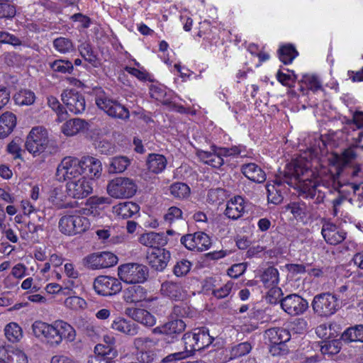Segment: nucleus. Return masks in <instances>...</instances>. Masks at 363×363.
<instances>
[{"mask_svg": "<svg viewBox=\"0 0 363 363\" xmlns=\"http://www.w3.org/2000/svg\"><path fill=\"white\" fill-rule=\"evenodd\" d=\"M95 103L97 107L113 118L128 120L130 117L128 109L116 99L111 98L101 89L96 91Z\"/></svg>", "mask_w": 363, "mask_h": 363, "instance_id": "obj_3", "label": "nucleus"}, {"mask_svg": "<svg viewBox=\"0 0 363 363\" xmlns=\"http://www.w3.org/2000/svg\"><path fill=\"white\" fill-rule=\"evenodd\" d=\"M48 143L47 130L43 127L38 126L33 128L30 131L25 146L30 153L37 155L45 151Z\"/></svg>", "mask_w": 363, "mask_h": 363, "instance_id": "obj_9", "label": "nucleus"}, {"mask_svg": "<svg viewBox=\"0 0 363 363\" xmlns=\"http://www.w3.org/2000/svg\"><path fill=\"white\" fill-rule=\"evenodd\" d=\"M118 257L111 252H95L83 259L84 265L88 269L96 270L108 268L118 263Z\"/></svg>", "mask_w": 363, "mask_h": 363, "instance_id": "obj_10", "label": "nucleus"}, {"mask_svg": "<svg viewBox=\"0 0 363 363\" xmlns=\"http://www.w3.org/2000/svg\"><path fill=\"white\" fill-rule=\"evenodd\" d=\"M94 289L101 296H113L119 293L122 289V284L118 279L109 276H99L94 279Z\"/></svg>", "mask_w": 363, "mask_h": 363, "instance_id": "obj_13", "label": "nucleus"}, {"mask_svg": "<svg viewBox=\"0 0 363 363\" xmlns=\"http://www.w3.org/2000/svg\"><path fill=\"white\" fill-rule=\"evenodd\" d=\"M133 318L135 321L149 327L154 325L156 323V319L153 315L141 308H136L133 311Z\"/></svg>", "mask_w": 363, "mask_h": 363, "instance_id": "obj_40", "label": "nucleus"}, {"mask_svg": "<svg viewBox=\"0 0 363 363\" xmlns=\"http://www.w3.org/2000/svg\"><path fill=\"white\" fill-rule=\"evenodd\" d=\"M302 82L313 91H317L322 89V84L318 77L313 74H304L302 78Z\"/></svg>", "mask_w": 363, "mask_h": 363, "instance_id": "obj_58", "label": "nucleus"}, {"mask_svg": "<svg viewBox=\"0 0 363 363\" xmlns=\"http://www.w3.org/2000/svg\"><path fill=\"white\" fill-rule=\"evenodd\" d=\"M65 306L74 311L83 310L86 308V302L79 296H73L65 299Z\"/></svg>", "mask_w": 363, "mask_h": 363, "instance_id": "obj_56", "label": "nucleus"}, {"mask_svg": "<svg viewBox=\"0 0 363 363\" xmlns=\"http://www.w3.org/2000/svg\"><path fill=\"white\" fill-rule=\"evenodd\" d=\"M133 344L136 349L140 352L151 350L150 349L154 347L157 342L148 337H140L134 340Z\"/></svg>", "mask_w": 363, "mask_h": 363, "instance_id": "obj_57", "label": "nucleus"}, {"mask_svg": "<svg viewBox=\"0 0 363 363\" xmlns=\"http://www.w3.org/2000/svg\"><path fill=\"white\" fill-rule=\"evenodd\" d=\"M81 159L82 174H86L91 179L100 177L102 172V164L99 159L90 156H84Z\"/></svg>", "mask_w": 363, "mask_h": 363, "instance_id": "obj_25", "label": "nucleus"}, {"mask_svg": "<svg viewBox=\"0 0 363 363\" xmlns=\"http://www.w3.org/2000/svg\"><path fill=\"white\" fill-rule=\"evenodd\" d=\"M87 123L80 118H73L65 123L62 126V132L67 136H73L84 130Z\"/></svg>", "mask_w": 363, "mask_h": 363, "instance_id": "obj_33", "label": "nucleus"}, {"mask_svg": "<svg viewBox=\"0 0 363 363\" xmlns=\"http://www.w3.org/2000/svg\"><path fill=\"white\" fill-rule=\"evenodd\" d=\"M62 100L68 111L73 114H80L85 111L84 96L74 89H67L62 93Z\"/></svg>", "mask_w": 363, "mask_h": 363, "instance_id": "obj_15", "label": "nucleus"}, {"mask_svg": "<svg viewBox=\"0 0 363 363\" xmlns=\"http://www.w3.org/2000/svg\"><path fill=\"white\" fill-rule=\"evenodd\" d=\"M49 67L54 72L61 74H72L74 70L73 64L68 60H55L49 62Z\"/></svg>", "mask_w": 363, "mask_h": 363, "instance_id": "obj_43", "label": "nucleus"}, {"mask_svg": "<svg viewBox=\"0 0 363 363\" xmlns=\"http://www.w3.org/2000/svg\"><path fill=\"white\" fill-rule=\"evenodd\" d=\"M13 99L15 103L20 106H29L34 103L35 95L33 91L28 89H23L17 92Z\"/></svg>", "mask_w": 363, "mask_h": 363, "instance_id": "obj_46", "label": "nucleus"}, {"mask_svg": "<svg viewBox=\"0 0 363 363\" xmlns=\"http://www.w3.org/2000/svg\"><path fill=\"white\" fill-rule=\"evenodd\" d=\"M0 43L13 46H19L22 43L18 37L5 31H0Z\"/></svg>", "mask_w": 363, "mask_h": 363, "instance_id": "obj_62", "label": "nucleus"}, {"mask_svg": "<svg viewBox=\"0 0 363 363\" xmlns=\"http://www.w3.org/2000/svg\"><path fill=\"white\" fill-rule=\"evenodd\" d=\"M345 342H363V325H358L347 328L341 335Z\"/></svg>", "mask_w": 363, "mask_h": 363, "instance_id": "obj_39", "label": "nucleus"}, {"mask_svg": "<svg viewBox=\"0 0 363 363\" xmlns=\"http://www.w3.org/2000/svg\"><path fill=\"white\" fill-rule=\"evenodd\" d=\"M53 48L61 54L70 53L75 50L74 44L68 38L59 37L55 38L52 43Z\"/></svg>", "mask_w": 363, "mask_h": 363, "instance_id": "obj_41", "label": "nucleus"}, {"mask_svg": "<svg viewBox=\"0 0 363 363\" xmlns=\"http://www.w3.org/2000/svg\"><path fill=\"white\" fill-rule=\"evenodd\" d=\"M137 191V185L128 177H117L111 180L107 185V192L114 199H129Z\"/></svg>", "mask_w": 363, "mask_h": 363, "instance_id": "obj_7", "label": "nucleus"}, {"mask_svg": "<svg viewBox=\"0 0 363 363\" xmlns=\"http://www.w3.org/2000/svg\"><path fill=\"white\" fill-rule=\"evenodd\" d=\"M281 308L289 315L303 314L308 308V301L296 294H291L279 301Z\"/></svg>", "mask_w": 363, "mask_h": 363, "instance_id": "obj_12", "label": "nucleus"}, {"mask_svg": "<svg viewBox=\"0 0 363 363\" xmlns=\"http://www.w3.org/2000/svg\"><path fill=\"white\" fill-rule=\"evenodd\" d=\"M194 333L196 337L195 342L198 351L208 347L214 340V338L210 335L208 329L204 327L195 328Z\"/></svg>", "mask_w": 363, "mask_h": 363, "instance_id": "obj_35", "label": "nucleus"}, {"mask_svg": "<svg viewBox=\"0 0 363 363\" xmlns=\"http://www.w3.org/2000/svg\"><path fill=\"white\" fill-rule=\"evenodd\" d=\"M160 290L164 296L175 301L182 300L186 296L182 285L178 283L165 281L162 284Z\"/></svg>", "mask_w": 363, "mask_h": 363, "instance_id": "obj_29", "label": "nucleus"}, {"mask_svg": "<svg viewBox=\"0 0 363 363\" xmlns=\"http://www.w3.org/2000/svg\"><path fill=\"white\" fill-rule=\"evenodd\" d=\"M92 190L91 182L84 176L68 181L66 184L67 194L73 199H84L91 194Z\"/></svg>", "mask_w": 363, "mask_h": 363, "instance_id": "obj_14", "label": "nucleus"}, {"mask_svg": "<svg viewBox=\"0 0 363 363\" xmlns=\"http://www.w3.org/2000/svg\"><path fill=\"white\" fill-rule=\"evenodd\" d=\"M340 342L333 340L321 346L320 351L323 354L333 355L337 354L340 351Z\"/></svg>", "mask_w": 363, "mask_h": 363, "instance_id": "obj_63", "label": "nucleus"}, {"mask_svg": "<svg viewBox=\"0 0 363 363\" xmlns=\"http://www.w3.org/2000/svg\"><path fill=\"white\" fill-rule=\"evenodd\" d=\"M184 345V351L170 354L163 359L164 362L177 361L194 354L195 351H198L196 347V337L194 330L186 333L182 337Z\"/></svg>", "mask_w": 363, "mask_h": 363, "instance_id": "obj_17", "label": "nucleus"}, {"mask_svg": "<svg viewBox=\"0 0 363 363\" xmlns=\"http://www.w3.org/2000/svg\"><path fill=\"white\" fill-rule=\"evenodd\" d=\"M185 328L186 324L182 319H176L165 323L161 327L156 328L155 330H157L160 333L172 335L182 333Z\"/></svg>", "mask_w": 363, "mask_h": 363, "instance_id": "obj_36", "label": "nucleus"}, {"mask_svg": "<svg viewBox=\"0 0 363 363\" xmlns=\"http://www.w3.org/2000/svg\"><path fill=\"white\" fill-rule=\"evenodd\" d=\"M265 339L270 344L286 343L291 339L290 332L283 328H272L265 331Z\"/></svg>", "mask_w": 363, "mask_h": 363, "instance_id": "obj_28", "label": "nucleus"}, {"mask_svg": "<svg viewBox=\"0 0 363 363\" xmlns=\"http://www.w3.org/2000/svg\"><path fill=\"white\" fill-rule=\"evenodd\" d=\"M90 225L89 218L78 213L63 216L58 223L60 231L69 236L82 233L87 230Z\"/></svg>", "mask_w": 363, "mask_h": 363, "instance_id": "obj_4", "label": "nucleus"}, {"mask_svg": "<svg viewBox=\"0 0 363 363\" xmlns=\"http://www.w3.org/2000/svg\"><path fill=\"white\" fill-rule=\"evenodd\" d=\"M111 328L116 331L129 336H134L138 333V325L123 317H116L113 320Z\"/></svg>", "mask_w": 363, "mask_h": 363, "instance_id": "obj_26", "label": "nucleus"}, {"mask_svg": "<svg viewBox=\"0 0 363 363\" xmlns=\"http://www.w3.org/2000/svg\"><path fill=\"white\" fill-rule=\"evenodd\" d=\"M150 95L152 99L163 104H168L170 103V99L167 97V91L164 87L152 85L150 87Z\"/></svg>", "mask_w": 363, "mask_h": 363, "instance_id": "obj_53", "label": "nucleus"}, {"mask_svg": "<svg viewBox=\"0 0 363 363\" xmlns=\"http://www.w3.org/2000/svg\"><path fill=\"white\" fill-rule=\"evenodd\" d=\"M34 335L52 347L60 345L62 340L73 342L76 337L74 328L62 320H57L51 324L36 320L32 325Z\"/></svg>", "mask_w": 363, "mask_h": 363, "instance_id": "obj_2", "label": "nucleus"}, {"mask_svg": "<svg viewBox=\"0 0 363 363\" xmlns=\"http://www.w3.org/2000/svg\"><path fill=\"white\" fill-rule=\"evenodd\" d=\"M262 281L266 287L276 286L279 283V272L274 267L267 268L262 276Z\"/></svg>", "mask_w": 363, "mask_h": 363, "instance_id": "obj_50", "label": "nucleus"}, {"mask_svg": "<svg viewBox=\"0 0 363 363\" xmlns=\"http://www.w3.org/2000/svg\"><path fill=\"white\" fill-rule=\"evenodd\" d=\"M78 50L81 56L88 62L91 64L94 67H97L99 64L96 55L94 53L91 45L89 43H82Z\"/></svg>", "mask_w": 363, "mask_h": 363, "instance_id": "obj_45", "label": "nucleus"}, {"mask_svg": "<svg viewBox=\"0 0 363 363\" xmlns=\"http://www.w3.org/2000/svg\"><path fill=\"white\" fill-rule=\"evenodd\" d=\"M118 275L120 280L127 284H142L145 282L149 277L147 267L137 264L128 263L118 268Z\"/></svg>", "mask_w": 363, "mask_h": 363, "instance_id": "obj_5", "label": "nucleus"}, {"mask_svg": "<svg viewBox=\"0 0 363 363\" xmlns=\"http://www.w3.org/2000/svg\"><path fill=\"white\" fill-rule=\"evenodd\" d=\"M241 172L245 177L254 182L262 183L266 180L265 172L255 163L251 162L242 164Z\"/></svg>", "mask_w": 363, "mask_h": 363, "instance_id": "obj_27", "label": "nucleus"}, {"mask_svg": "<svg viewBox=\"0 0 363 363\" xmlns=\"http://www.w3.org/2000/svg\"><path fill=\"white\" fill-rule=\"evenodd\" d=\"M130 164V160L125 156L114 157L111 159L109 172L117 174L123 172Z\"/></svg>", "mask_w": 363, "mask_h": 363, "instance_id": "obj_44", "label": "nucleus"}, {"mask_svg": "<svg viewBox=\"0 0 363 363\" xmlns=\"http://www.w3.org/2000/svg\"><path fill=\"white\" fill-rule=\"evenodd\" d=\"M163 218L167 223L172 224L182 218V211L177 206H172L167 209Z\"/></svg>", "mask_w": 363, "mask_h": 363, "instance_id": "obj_59", "label": "nucleus"}, {"mask_svg": "<svg viewBox=\"0 0 363 363\" xmlns=\"http://www.w3.org/2000/svg\"><path fill=\"white\" fill-rule=\"evenodd\" d=\"M191 263L186 259H182L177 262L174 267V274L177 277L186 275L191 269Z\"/></svg>", "mask_w": 363, "mask_h": 363, "instance_id": "obj_61", "label": "nucleus"}, {"mask_svg": "<svg viewBox=\"0 0 363 363\" xmlns=\"http://www.w3.org/2000/svg\"><path fill=\"white\" fill-rule=\"evenodd\" d=\"M147 169L154 174H160L166 168L167 161L166 157L160 154H150L147 161Z\"/></svg>", "mask_w": 363, "mask_h": 363, "instance_id": "obj_32", "label": "nucleus"}, {"mask_svg": "<svg viewBox=\"0 0 363 363\" xmlns=\"http://www.w3.org/2000/svg\"><path fill=\"white\" fill-rule=\"evenodd\" d=\"M4 333L8 340L11 342H16L23 337L22 329L16 323L7 324L4 328Z\"/></svg>", "mask_w": 363, "mask_h": 363, "instance_id": "obj_48", "label": "nucleus"}, {"mask_svg": "<svg viewBox=\"0 0 363 363\" xmlns=\"http://www.w3.org/2000/svg\"><path fill=\"white\" fill-rule=\"evenodd\" d=\"M220 155L225 159V164L230 162V158L237 157L238 156L244 157L246 155V147L244 145H233L230 147H218Z\"/></svg>", "mask_w": 363, "mask_h": 363, "instance_id": "obj_38", "label": "nucleus"}, {"mask_svg": "<svg viewBox=\"0 0 363 363\" xmlns=\"http://www.w3.org/2000/svg\"><path fill=\"white\" fill-rule=\"evenodd\" d=\"M0 357L6 363H28V357L22 350L9 345L0 347Z\"/></svg>", "mask_w": 363, "mask_h": 363, "instance_id": "obj_24", "label": "nucleus"}, {"mask_svg": "<svg viewBox=\"0 0 363 363\" xmlns=\"http://www.w3.org/2000/svg\"><path fill=\"white\" fill-rule=\"evenodd\" d=\"M49 201L57 208H67L70 206L66 201V196L60 189H55L50 192Z\"/></svg>", "mask_w": 363, "mask_h": 363, "instance_id": "obj_42", "label": "nucleus"}, {"mask_svg": "<svg viewBox=\"0 0 363 363\" xmlns=\"http://www.w3.org/2000/svg\"><path fill=\"white\" fill-rule=\"evenodd\" d=\"M297 55L298 52L291 45L281 46L279 50V60L285 65L291 64Z\"/></svg>", "mask_w": 363, "mask_h": 363, "instance_id": "obj_47", "label": "nucleus"}, {"mask_svg": "<svg viewBox=\"0 0 363 363\" xmlns=\"http://www.w3.org/2000/svg\"><path fill=\"white\" fill-rule=\"evenodd\" d=\"M180 241L186 249L198 252L208 250L212 244L211 238L201 231L183 235Z\"/></svg>", "mask_w": 363, "mask_h": 363, "instance_id": "obj_11", "label": "nucleus"}, {"mask_svg": "<svg viewBox=\"0 0 363 363\" xmlns=\"http://www.w3.org/2000/svg\"><path fill=\"white\" fill-rule=\"evenodd\" d=\"M321 234L325 242L330 245H337L346 238V233L331 223H326L323 225Z\"/></svg>", "mask_w": 363, "mask_h": 363, "instance_id": "obj_21", "label": "nucleus"}, {"mask_svg": "<svg viewBox=\"0 0 363 363\" xmlns=\"http://www.w3.org/2000/svg\"><path fill=\"white\" fill-rule=\"evenodd\" d=\"M82 159L74 157H65L58 164L56 177L59 182H68L82 177Z\"/></svg>", "mask_w": 363, "mask_h": 363, "instance_id": "obj_8", "label": "nucleus"}, {"mask_svg": "<svg viewBox=\"0 0 363 363\" xmlns=\"http://www.w3.org/2000/svg\"><path fill=\"white\" fill-rule=\"evenodd\" d=\"M124 69L140 82H152L153 77L144 67L140 69L126 66Z\"/></svg>", "mask_w": 363, "mask_h": 363, "instance_id": "obj_51", "label": "nucleus"}, {"mask_svg": "<svg viewBox=\"0 0 363 363\" xmlns=\"http://www.w3.org/2000/svg\"><path fill=\"white\" fill-rule=\"evenodd\" d=\"M139 242L143 245L150 247L151 249L160 248L159 245H162L165 243L163 235L155 232H150L141 235L139 238Z\"/></svg>", "mask_w": 363, "mask_h": 363, "instance_id": "obj_34", "label": "nucleus"}, {"mask_svg": "<svg viewBox=\"0 0 363 363\" xmlns=\"http://www.w3.org/2000/svg\"><path fill=\"white\" fill-rule=\"evenodd\" d=\"M170 194L177 199H184L190 194L189 186L182 182H175L170 186Z\"/></svg>", "mask_w": 363, "mask_h": 363, "instance_id": "obj_52", "label": "nucleus"}, {"mask_svg": "<svg viewBox=\"0 0 363 363\" xmlns=\"http://www.w3.org/2000/svg\"><path fill=\"white\" fill-rule=\"evenodd\" d=\"M16 125V117L11 112H5L0 116V138L10 135Z\"/></svg>", "mask_w": 363, "mask_h": 363, "instance_id": "obj_30", "label": "nucleus"}, {"mask_svg": "<svg viewBox=\"0 0 363 363\" xmlns=\"http://www.w3.org/2000/svg\"><path fill=\"white\" fill-rule=\"evenodd\" d=\"M252 350V345L248 342H241L233 346L230 350V359H237L248 354Z\"/></svg>", "mask_w": 363, "mask_h": 363, "instance_id": "obj_54", "label": "nucleus"}, {"mask_svg": "<svg viewBox=\"0 0 363 363\" xmlns=\"http://www.w3.org/2000/svg\"><path fill=\"white\" fill-rule=\"evenodd\" d=\"M170 252L164 248H153L147 252L148 264L155 270L162 272L170 259Z\"/></svg>", "mask_w": 363, "mask_h": 363, "instance_id": "obj_18", "label": "nucleus"}, {"mask_svg": "<svg viewBox=\"0 0 363 363\" xmlns=\"http://www.w3.org/2000/svg\"><path fill=\"white\" fill-rule=\"evenodd\" d=\"M246 202L240 196H235L227 201L225 215L231 220L241 218L246 210Z\"/></svg>", "mask_w": 363, "mask_h": 363, "instance_id": "obj_20", "label": "nucleus"}, {"mask_svg": "<svg viewBox=\"0 0 363 363\" xmlns=\"http://www.w3.org/2000/svg\"><path fill=\"white\" fill-rule=\"evenodd\" d=\"M123 299L127 303H138L143 301H151L154 298L147 297V292L144 287L133 284L123 291Z\"/></svg>", "mask_w": 363, "mask_h": 363, "instance_id": "obj_23", "label": "nucleus"}, {"mask_svg": "<svg viewBox=\"0 0 363 363\" xmlns=\"http://www.w3.org/2000/svg\"><path fill=\"white\" fill-rule=\"evenodd\" d=\"M113 213L122 218H128L140 211L139 206L131 201L120 203L113 206Z\"/></svg>", "mask_w": 363, "mask_h": 363, "instance_id": "obj_31", "label": "nucleus"}, {"mask_svg": "<svg viewBox=\"0 0 363 363\" xmlns=\"http://www.w3.org/2000/svg\"><path fill=\"white\" fill-rule=\"evenodd\" d=\"M350 125L352 128L355 126L358 129V131L354 133L353 135L354 145L363 149V145H361V142L363 139V130H359L363 128V112L357 111L353 114L352 121Z\"/></svg>", "mask_w": 363, "mask_h": 363, "instance_id": "obj_37", "label": "nucleus"}, {"mask_svg": "<svg viewBox=\"0 0 363 363\" xmlns=\"http://www.w3.org/2000/svg\"><path fill=\"white\" fill-rule=\"evenodd\" d=\"M346 191L345 194H347V195H350L352 194V197L349 199V201L352 203L353 201H359V207H360L363 204V189H360L359 185H357L354 183H348L345 184Z\"/></svg>", "mask_w": 363, "mask_h": 363, "instance_id": "obj_49", "label": "nucleus"}, {"mask_svg": "<svg viewBox=\"0 0 363 363\" xmlns=\"http://www.w3.org/2000/svg\"><path fill=\"white\" fill-rule=\"evenodd\" d=\"M47 100L49 107L55 111L58 116L57 121L58 122H62L66 116V111H65L64 107L61 105L58 99L55 96H50L47 98Z\"/></svg>", "mask_w": 363, "mask_h": 363, "instance_id": "obj_55", "label": "nucleus"}, {"mask_svg": "<svg viewBox=\"0 0 363 363\" xmlns=\"http://www.w3.org/2000/svg\"><path fill=\"white\" fill-rule=\"evenodd\" d=\"M299 160H303L304 163H307L309 165L310 169L312 171L313 174L311 177H310L309 181H313V182H315L317 184V186L318 189H320L321 186H324L328 189H334L335 190H337L339 194H345L346 191L345 189V184L342 185L339 182L336 181L335 176L332 173H327L323 176H320L319 177H316L315 176L314 172L311 168V163L306 160L303 157H301L299 158H297L294 160V162H296Z\"/></svg>", "mask_w": 363, "mask_h": 363, "instance_id": "obj_16", "label": "nucleus"}, {"mask_svg": "<svg viewBox=\"0 0 363 363\" xmlns=\"http://www.w3.org/2000/svg\"><path fill=\"white\" fill-rule=\"evenodd\" d=\"M303 162V160L294 162L289 167L284 180L289 186L297 191L299 196L312 201L309 206L303 201L291 202L286 206V210L301 221L307 218L318 216V212L323 209L321 205L325 199V193L318 189L315 182L309 181L313 172L308 164Z\"/></svg>", "mask_w": 363, "mask_h": 363, "instance_id": "obj_1", "label": "nucleus"}, {"mask_svg": "<svg viewBox=\"0 0 363 363\" xmlns=\"http://www.w3.org/2000/svg\"><path fill=\"white\" fill-rule=\"evenodd\" d=\"M23 141L21 138H15L7 146V151L14 159L21 157V146Z\"/></svg>", "mask_w": 363, "mask_h": 363, "instance_id": "obj_60", "label": "nucleus"}, {"mask_svg": "<svg viewBox=\"0 0 363 363\" xmlns=\"http://www.w3.org/2000/svg\"><path fill=\"white\" fill-rule=\"evenodd\" d=\"M197 156L203 163L214 168H220L225 164V159L220 155V150L217 146H211V151L199 150Z\"/></svg>", "mask_w": 363, "mask_h": 363, "instance_id": "obj_22", "label": "nucleus"}, {"mask_svg": "<svg viewBox=\"0 0 363 363\" xmlns=\"http://www.w3.org/2000/svg\"><path fill=\"white\" fill-rule=\"evenodd\" d=\"M294 162V160L286 165V167L284 172L282 176L277 177L274 181L273 184L267 183L266 185V189L267 192V200L269 203H272L275 205H278L281 203L283 201V196L281 193L280 186L286 183L285 182V174L286 171L289 169V167Z\"/></svg>", "mask_w": 363, "mask_h": 363, "instance_id": "obj_19", "label": "nucleus"}, {"mask_svg": "<svg viewBox=\"0 0 363 363\" xmlns=\"http://www.w3.org/2000/svg\"><path fill=\"white\" fill-rule=\"evenodd\" d=\"M234 283L228 281L223 286L213 291V295L218 299L227 297L231 292Z\"/></svg>", "mask_w": 363, "mask_h": 363, "instance_id": "obj_64", "label": "nucleus"}, {"mask_svg": "<svg viewBox=\"0 0 363 363\" xmlns=\"http://www.w3.org/2000/svg\"><path fill=\"white\" fill-rule=\"evenodd\" d=\"M311 305L314 313L320 317L331 316L340 307L337 297L328 292L315 295Z\"/></svg>", "mask_w": 363, "mask_h": 363, "instance_id": "obj_6", "label": "nucleus"}]
</instances>
